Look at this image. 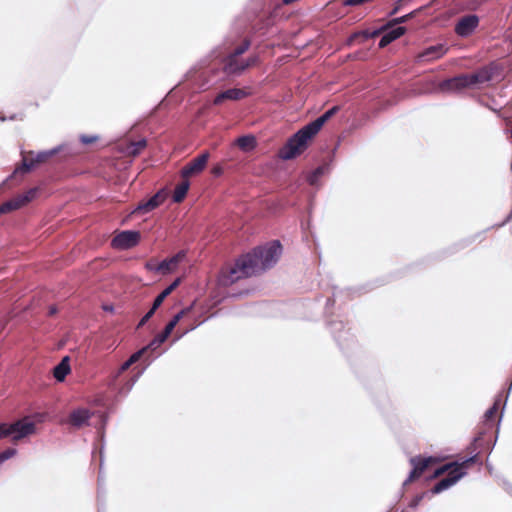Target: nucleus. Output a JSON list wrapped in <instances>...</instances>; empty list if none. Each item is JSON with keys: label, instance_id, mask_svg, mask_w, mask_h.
I'll list each match as a JSON object with an SVG mask.
<instances>
[{"label": "nucleus", "instance_id": "nucleus-10", "mask_svg": "<svg viewBox=\"0 0 512 512\" xmlns=\"http://www.w3.org/2000/svg\"><path fill=\"white\" fill-rule=\"evenodd\" d=\"M478 25L479 17L476 14H467L459 18L455 24L454 31L458 36L466 38L475 31Z\"/></svg>", "mask_w": 512, "mask_h": 512}, {"label": "nucleus", "instance_id": "nucleus-35", "mask_svg": "<svg viewBox=\"0 0 512 512\" xmlns=\"http://www.w3.org/2000/svg\"><path fill=\"white\" fill-rule=\"evenodd\" d=\"M362 38L364 41L366 40H369L370 39V31L369 30H361V31H357V32H354L353 34H351V36L349 37L348 39V43H352L353 41H355L357 38Z\"/></svg>", "mask_w": 512, "mask_h": 512}, {"label": "nucleus", "instance_id": "nucleus-31", "mask_svg": "<svg viewBox=\"0 0 512 512\" xmlns=\"http://www.w3.org/2000/svg\"><path fill=\"white\" fill-rule=\"evenodd\" d=\"M147 146V140L145 138H142L138 141H135V142H132L131 145H130V150H129V154L131 156H138L141 151L146 148Z\"/></svg>", "mask_w": 512, "mask_h": 512}, {"label": "nucleus", "instance_id": "nucleus-24", "mask_svg": "<svg viewBox=\"0 0 512 512\" xmlns=\"http://www.w3.org/2000/svg\"><path fill=\"white\" fill-rule=\"evenodd\" d=\"M189 187H190L189 180L187 178H183V181L176 186V188L173 192V195H172L173 202H175V203L182 202L187 195Z\"/></svg>", "mask_w": 512, "mask_h": 512}, {"label": "nucleus", "instance_id": "nucleus-52", "mask_svg": "<svg viewBox=\"0 0 512 512\" xmlns=\"http://www.w3.org/2000/svg\"><path fill=\"white\" fill-rule=\"evenodd\" d=\"M505 488L506 491L512 495V484H510L509 482H505Z\"/></svg>", "mask_w": 512, "mask_h": 512}, {"label": "nucleus", "instance_id": "nucleus-13", "mask_svg": "<svg viewBox=\"0 0 512 512\" xmlns=\"http://www.w3.org/2000/svg\"><path fill=\"white\" fill-rule=\"evenodd\" d=\"M448 52V47L444 43L429 46L416 55V62H432L442 58Z\"/></svg>", "mask_w": 512, "mask_h": 512}, {"label": "nucleus", "instance_id": "nucleus-5", "mask_svg": "<svg viewBox=\"0 0 512 512\" xmlns=\"http://www.w3.org/2000/svg\"><path fill=\"white\" fill-rule=\"evenodd\" d=\"M409 462L412 466V469L408 477L404 480L403 486H406L412 481L418 479L423 474V472L429 467V465L437 462V459L433 456L422 457L421 455H417L411 457Z\"/></svg>", "mask_w": 512, "mask_h": 512}, {"label": "nucleus", "instance_id": "nucleus-17", "mask_svg": "<svg viewBox=\"0 0 512 512\" xmlns=\"http://www.w3.org/2000/svg\"><path fill=\"white\" fill-rule=\"evenodd\" d=\"M466 81V75L459 74L452 78L444 79L439 84V89L442 91H460L462 89L468 88Z\"/></svg>", "mask_w": 512, "mask_h": 512}, {"label": "nucleus", "instance_id": "nucleus-32", "mask_svg": "<svg viewBox=\"0 0 512 512\" xmlns=\"http://www.w3.org/2000/svg\"><path fill=\"white\" fill-rule=\"evenodd\" d=\"M456 464H457L456 462H448V463L443 464L442 466L435 469V471L433 472V474L431 475L430 478L434 479V478H437V477L443 475L446 472L452 471L454 469V465H456Z\"/></svg>", "mask_w": 512, "mask_h": 512}, {"label": "nucleus", "instance_id": "nucleus-3", "mask_svg": "<svg viewBox=\"0 0 512 512\" xmlns=\"http://www.w3.org/2000/svg\"><path fill=\"white\" fill-rule=\"evenodd\" d=\"M281 254V242L279 240H272L265 245L253 248L245 256L252 261V268L257 275L275 266Z\"/></svg>", "mask_w": 512, "mask_h": 512}, {"label": "nucleus", "instance_id": "nucleus-41", "mask_svg": "<svg viewBox=\"0 0 512 512\" xmlns=\"http://www.w3.org/2000/svg\"><path fill=\"white\" fill-rule=\"evenodd\" d=\"M466 75V81L468 82L467 85H468V88L469 87H472L476 84H480L482 83L479 79V76L477 74V72L475 73H471V74H465Z\"/></svg>", "mask_w": 512, "mask_h": 512}, {"label": "nucleus", "instance_id": "nucleus-26", "mask_svg": "<svg viewBox=\"0 0 512 512\" xmlns=\"http://www.w3.org/2000/svg\"><path fill=\"white\" fill-rule=\"evenodd\" d=\"M180 279L177 278L174 280L170 285H168L161 293H159L154 301L153 304L156 305L158 308L161 306L165 298L172 293V291L179 285Z\"/></svg>", "mask_w": 512, "mask_h": 512}, {"label": "nucleus", "instance_id": "nucleus-33", "mask_svg": "<svg viewBox=\"0 0 512 512\" xmlns=\"http://www.w3.org/2000/svg\"><path fill=\"white\" fill-rule=\"evenodd\" d=\"M251 45V41L249 38H244L242 43L236 47L232 52H230V54H232V56H240L242 54H244L250 47Z\"/></svg>", "mask_w": 512, "mask_h": 512}, {"label": "nucleus", "instance_id": "nucleus-47", "mask_svg": "<svg viewBox=\"0 0 512 512\" xmlns=\"http://www.w3.org/2000/svg\"><path fill=\"white\" fill-rule=\"evenodd\" d=\"M408 0H398L394 8L390 11L389 16L395 15Z\"/></svg>", "mask_w": 512, "mask_h": 512}, {"label": "nucleus", "instance_id": "nucleus-22", "mask_svg": "<svg viewBox=\"0 0 512 512\" xmlns=\"http://www.w3.org/2000/svg\"><path fill=\"white\" fill-rule=\"evenodd\" d=\"M70 372L71 367L69 356L63 357L61 361L53 368V376L58 382H63Z\"/></svg>", "mask_w": 512, "mask_h": 512}, {"label": "nucleus", "instance_id": "nucleus-48", "mask_svg": "<svg viewBox=\"0 0 512 512\" xmlns=\"http://www.w3.org/2000/svg\"><path fill=\"white\" fill-rule=\"evenodd\" d=\"M211 172L214 177H220L223 174V167L220 164H217L212 167Z\"/></svg>", "mask_w": 512, "mask_h": 512}, {"label": "nucleus", "instance_id": "nucleus-25", "mask_svg": "<svg viewBox=\"0 0 512 512\" xmlns=\"http://www.w3.org/2000/svg\"><path fill=\"white\" fill-rule=\"evenodd\" d=\"M237 146L245 151L249 152L252 151L256 147V138L252 134L242 135L237 138L236 140Z\"/></svg>", "mask_w": 512, "mask_h": 512}, {"label": "nucleus", "instance_id": "nucleus-1", "mask_svg": "<svg viewBox=\"0 0 512 512\" xmlns=\"http://www.w3.org/2000/svg\"><path fill=\"white\" fill-rule=\"evenodd\" d=\"M339 110V106H332L322 115L295 132L291 137L288 138L286 143L279 150V158L288 161L301 155L308 148L310 140H312L313 137L317 135L324 124L330 120Z\"/></svg>", "mask_w": 512, "mask_h": 512}, {"label": "nucleus", "instance_id": "nucleus-6", "mask_svg": "<svg viewBox=\"0 0 512 512\" xmlns=\"http://www.w3.org/2000/svg\"><path fill=\"white\" fill-rule=\"evenodd\" d=\"M141 234L137 230H123L119 232L111 241V246L115 249L128 250L138 245Z\"/></svg>", "mask_w": 512, "mask_h": 512}, {"label": "nucleus", "instance_id": "nucleus-30", "mask_svg": "<svg viewBox=\"0 0 512 512\" xmlns=\"http://www.w3.org/2000/svg\"><path fill=\"white\" fill-rule=\"evenodd\" d=\"M148 351H151L153 352L154 349L152 347H150V344L148 343L146 346L142 347L141 349L137 350L136 352H134L128 359V363L133 365L135 364L136 362H138L142 357H144V355L148 352Z\"/></svg>", "mask_w": 512, "mask_h": 512}, {"label": "nucleus", "instance_id": "nucleus-50", "mask_svg": "<svg viewBox=\"0 0 512 512\" xmlns=\"http://www.w3.org/2000/svg\"><path fill=\"white\" fill-rule=\"evenodd\" d=\"M157 264L158 263H153V262H147L145 267L147 270L149 271H155L156 272V268H157Z\"/></svg>", "mask_w": 512, "mask_h": 512}, {"label": "nucleus", "instance_id": "nucleus-34", "mask_svg": "<svg viewBox=\"0 0 512 512\" xmlns=\"http://www.w3.org/2000/svg\"><path fill=\"white\" fill-rule=\"evenodd\" d=\"M158 307L154 304H152L151 308L145 313V315L140 319L138 325H137V328H141L142 326H144L152 317L153 315L155 314V312L157 311Z\"/></svg>", "mask_w": 512, "mask_h": 512}, {"label": "nucleus", "instance_id": "nucleus-42", "mask_svg": "<svg viewBox=\"0 0 512 512\" xmlns=\"http://www.w3.org/2000/svg\"><path fill=\"white\" fill-rule=\"evenodd\" d=\"M259 58L258 56H251L247 60L242 61L241 69H244V71L257 64Z\"/></svg>", "mask_w": 512, "mask_h": 512}, {"label": "nucleus", "instance_id": "nucleus-53", "mask_svg": "<svg viewBox=\"0 0 512 512\" xmlns=\"http://www.w3.org/2000/svg\"><path fill=\"white\" fill-rule=\"evenodd\" d=\"M104 311L112 312L114 310V307L112 305H104L103 306Z\"/></svg>", "mask_w": 512, "mask_h": 512}, {"label": "nucleus", "instance_id": "nucleus-37", "mask_svg": "<svg viewBox=\"0 0 512 512\" xmlns=\"http://www.w3.org/2000/svg\"><path fill=\"white\" fill-rule=\"evenodd\" d=\"M108 418H109V416L107 413L100 414V425L97 429H98V433L100 434L102 439L104 438V430H105V426L108 422Z\"/></svg>", "mask_w": 512, "mask_h": 512}, {"label": "nucleus", "instance_id": "nucleus-40", "mask_svg": "<svg viewBox=\"0 0 512 512\" xmlns=\"http://www.w3.org/2000/svg\"><path fill=\"white\" fill-rule=\"evenodd\" d=\"M430 493L429 491L428 492H422L420 494H417L416 496H414L412 498V500L410 501L409 503V507L410 508H417L419 506V504L421 503V501L424 499V497Z\"/></svg>", "mask_w": 512, "mask_h": 512}, {"label": "nucleus", "instance_id": "nucleus-44", "mask_svg": "<svg viewBox=\"0 0 512 512\" xmlns=\"http://www.w3.org/2000/svg\"><path fill=\"white\" fill-rule=\"evenodd\" d=\"M482 437H483V433H480L478 436L474 437L472 443L467 447V450L472 454L474 453H477L476 450H477V442H479L480 440H482Z\"/></svg>", "mask_w": 512, "mask_h": 512}, {"label": "nucleus", "instance_id": "nucleus-29", "mask_svg": "<svg viewBox=\"0 0 512 512\" xmlns=\"http://www.w3.org/2000/svg\"><path fill=\"white\" fill-rule=\"evenodd\" d=\"M478 460H479V454L474 453L471 456L464 458L462 461H455L457 464L454 465V469H460L462 471H466L470 465L477 463Z\"/></svg>", "mask_w": 512, "mask_h": 512}, {"label": "nucleus", "instance_id": "nucleus-16", "mask_svg": "<svg viewBox=\"0 0 512 512\" xmlns=\"http://www.w3.org/2000/svg\"><path fill=\"white\" fill-rule=\"evenodd\" d=\"M248 96V93L240 88H229L227 90L219 92L213 99L214 105H220L224 101L231 100L237 101Z\"/></svg>", "mask_w": 512, "mask_h": 512}, {"label": "nucleus", "instance_id": "nucleus-8", "mask_svg": "<svg viewBox=\"0 0 512 512\" xmlns=\"http://www.w3.org/2000/svg\"><path fill=\"white\" fill-rule=\"evenodd\" d=\"M11 439L13 442H18L36 432V424L33 421H28L27 418H22L10 423Z\"/></svg>", "mask_w": 512, "mask_h": 512}, {"label": "nucleus", "instance_id": "nucleus-18", "mask_svg": "<svg viewBox=\"0 0 512 512\" xmlns=\"http://www.w3.org/2000/svg\"><path fill=\"white\" fill-rule=\"evenodd\" d=\"M406 32V28L403 26H389L384 32L379 41V48H385L393 41L399 39Z\"/></svg>", "mask_w": 512, "mask_h": 512}, {"label": "nucleus", "instance_id": "nucleus-15", "mask_svg": "<svg viewBox=\"0 0 512 512\" xmlns=\"http://www.w3.org/2000/svg\"><path fill=\"white\" fill-rule=\"evenodd\" d=\"M156 356H150L147 355L144 358V362L146 363L145 366L134 376L130 377L125 381V383L119 387L117 385L115 388H112L113 390H116V393L118 396L126 397L128 393L132 390L140 376L144 373V371L147 369L148 366L151 365V363L155 360Z\"/></svg>", "mask_w": 512, "mask_h": 512}, {"label": "nucleus", "instance_id": "nucleus-28", "mask_svg": "<svg viewBox=\"0 0 512 512\" xmlns=\"http://www.w3.org/2000/svg\"><path fill=\"white\" fill-rule=\"evenodd\" d=\"M132 365L128 363L126 360L121 364V366L114 372L111 373L109 380H108V386L109 388H115L116 382L118 381V378L122 373H124L126 370H128Z\"/></svg>", "mask_w": 512, "mask_h": 512}, {"label": "nucleus", "instance_id": "nucleus-11", "mask_svg": "<svg viewBox=\"0 0 512 512\" xmlns=\"http://www.w3.org/2000/svg\"><path fill=\"white\" fill-rule=\"evenodd\" d=\"M209 157L210 153L208 151L202 152L182 168L181 177L188 179L190 176L201 173L206 168Z\"/></svg>", "mask_w": 512, "mask_h": 512}, {"label": "nucleus", "instance_id": "nucleus-46", "mask_svg": "<svg viewBox=\"0 0 512 512\" xmlns=\"http://www.w3.org/2000/svg\"><path fill=\"white\" fill-rule=\"evenodd\" d=\"M388 27H389V25H388V22H387L385 25H383V26H381V27H379V28H377V29H375V30H373V31H370V39L375 38L376 36L380 35V34H381V33H383V32H384Z\"/></svg>", "mask_w": 512, "mask_h": 512}, {"label": "nucleus", "instance_id": "nucleus-2", "mask_svg": "<svg viewBox=\"0 0 512 512\" xmlns=\"http://www.w3.org/2000/svg\"><path fill=\"white\" fill-rule=\"evenodd\" d=\"M338 295V289L333 287L332 296L328 297L325 304V316L327 317V326L332 334V337L340 350L349 354V352L357 348V341L354 334L351 332V327L345 324L343 318H332L330 314V307L335 304L336 297Z\"/></svg>", "mask_w": 512, "mask_h": 512}, {"label": "nucleus", "instance_id": "nucleus-39", "mask_svg": "<svg viewBox=\"0 0 512 512\" xmlns=\"http://www.w3.org/2000/svg\"><path fill=\"white\" fill-rule=\"evenodd\" d=\"M11 437L10 423L0 422V439Z\"/></svg>", "mask_w": 512, "mask_h": 512}, {"label": "nucleus", "instance_id": "nucleus-14", "mask_svg": "<svg viewBox=\"0 0 512 512\" xmlns=\"http://www.w3.org/2000/svg\"><path fill=\"white\" fill-rule=\"evenodd\" d=\"M165 198L166 193L163 189H161L148 200L140 202L133 209L132 214H147L160 206Z\"/></svg>", "mask_w": 512, "mask_h": 512}, {"label": "nucleus", "instance_id": "nucleus-55", "mask_svg": "<svg viewBox=\"0 0 512 512\" xmlns=\"http://www.w3.org/2000/svg\"><path fill=\"white\" fill-rule=\"evenodd\" d=\"M6 120V117L0 116V121L4 122Z\"/></svg>", "mask_w": 512, "mask_h": 512}, {"label": "nucleus", "instance_id": "nucleus-38", "mask_svg": "<svg viewBox=\"0 0 512 512\" xmlns=\"http://www.w3.org/2000/svg\"><path fill=\"white\" fill-rule=\"evenodd\" d=\"M498 410V403L495 402L484 414V421L488 423L492 420Z\"/></svg>", "mask_w": 512, "mask_h": 512}, {"label": "nucleus", "instance_id": "nucleus-43", "mask_svg": "<svg viewBox=\"0 0 512 512\" xmlns=\"http://www.w3.org/2000/svg\"><path fill=\"white\" fill-rule=\"evenodd\" d=\"M408 20L409 19H408L407 15L405 14V15L393 18L392 20H390L388 22V25L396 27V26H400L401 24L407 22Z\"/></svg>", "mask_w": 512, "mask_h": 512}, {"label": "nucleus", "instance_id": "nucleus-4", "mask_svg": "<svg viewBox=\"0 0 512 512\" xmlns=\"http://www.w3.org/2000/svg\"><path fill=\"white\" fill-rule=\"evenodd\" d=\"M251 264L252 261L247 259L245 254L241 255L238 259H236L233 266H231L228 270L221 272L219 276V284L227 287L242 278L256 275L255 270H253Z\"/></svg>", "mask_w": 512, "mask_h": 512}, {"label": "nucleus", "instance_id": "nucleus-27", "mask_svg": "<svg viewBox=\"0 0 512 512\" xmlns=\"http://www.w3.org/2000/svg\"><path fill=\"white\" fill-rule=\"evenodd\" d=\"M497 71V66L494 63L484 66L477 71L479 79L482 83L488 82L492 79Z\"/></svg>", "mask_w": 512, "mask_h": 512}, {"label": "nucleus", "instance_id": "nucleus-12", "mask_svg": "<svg viewBox=\"0 0 512 512\" xmlns=\"http://www.w3.org/2000/svg\"><path fill=\"white\" fill-rule=\"evenodd\" d=\"M467 474V471H462L460 469H453L449 472V474L438 481L429 491L431 494L436 495L441 492L449 489L453 485H455L460 479H462Z\"/></svg>", "mask_w": 512, "mask_h": 512}, {"label": "nucleus", "instance_id": "nucleus-54", "mask_svg": "<svg viewBox=\"0 0 512 512\" xmlns=\"http://www.w3.org/2000/svg\"><path fill=\"white\" fill-rule=\"evenodd\" d=\"M194 329H195V327H191L190 329L186 330L182 335H180L179 337H177V338L175 339V341H177L178 339H180V338H181L185 333H187V332H189V331H191V330H194Z\"/></svg>", "mask_w": 512, "mask_h": 512}, {"label": "nucleus", "instance_id": "nucleus-45", "mask_svg": "<svg viewBox=\"0 0 512 512\" xmlns=\"http://www.w3.org/2000/svg\"><path fill=\"white\" fill-rule=\"evenodd\" d=\"M98 140L97 135H81L80 141L82 144L88 145Z\"/></svg>", "mask_w": 512, "mask_h": 512}, {"label": "nucleus", "instance_id": "nucleus-7", "mask_svg": "<svg viewBox=\"0 0 512 512\" xmlns=\"http://www.w3.org/2000/svg\"><path fill=\"white\" fill-rule=\"evenodd\" d=\"M191 310V307H187L185 309H182L178 313H176L172 319L166 324L165 328L162 332L157 334L150 342V347L154 349V351L160 347L161 344H163L167 338L170 336L176 325L179 323V321L183 318V316Z\"/></svg>", "mask_w": 512, "mask_h": 512}, {"label": "nucleus", "instance_id": "nucleus-51", "mask_svg": "<svg viewBox=\"0 0 512 512\" xmlns=\"http://www.w3.org/2000/svg\"><path fill=\"white\" fill-rule=\"evenodd\" d=\"M57 311H58L57 307L55 305H52L49 307L48 314L50 316H53L57 313Z\"/></svg>", "mask_w": 512, "mask_h": 512}, {"label": "nucleus", "instance_id": "nucleus-36", "mask_svg": "<svg viewBox=\"0 0 512 512\" xmlns=\"http://www.w3.org/2000/svg\"><path fill=\"white\" fill-rule=\"evenodd\" d=\"M17 454V449L15 448H7L6 450L0 452V465H2L5 461L14 457Z\"/></svg>", "mask_w": 512, "mask_h": 512}, {"label": "nucleus", "instance_id": "nucleus-9", "mask_svg": "<svg viewBox=\"0 0 512 512\" xmlns=\"http://www.w3.org/2000/svg\"><path fill=\"white\" fill-rule=\"evenodd\" d=\"M38 193L37 188H31L23 194L16 196L0 205V215L17 210L30 201H32Z\"/></svg>", "mask_w": 512, "mask_h": 512}, {"label": "nucleus", "instance_id": "nucleus-56", "mask_svg": "<svg viewBox=\"0 0 512 512\" xmlns=\"http://www.w3.org/2000/svg\"><path fill=\"white\" fill-rule=\"evenodd\" d=\"M15 118H16L15 115H12V116L9 117L10 120H14Z\"/></svg>", "mask_w": 512, "mask_h": 512}, {"label": "nucleus", "instance_id": "nucleus-49", "mask_svg": "<svg viewBox=\"0 0 512 512\" xmlns=\"http://www.w3.org/2000/svg\"><path fill=\"white\" fill-rule=\"evenodd\" d=\"M426 8V6L419 7L409 13H407V17L410 20L411 18L415 17L417 14H419L421 11H423Z\"/></svg>", "mask_w": 512, "mask_h": 512}, {"label": "nucleus", "instance_id": "nucleus-20", "mask_svg": "<svg viewBox=\"0 0 512 512\" xmlns=\"http://www.w3.org/2000/svg\"><path fill=\"white\" fill-rule=\"evenodd\" d=\"M93 413L87 408L74 409L69 415V422L72 426L80 428L88 424Z\"/></svg>", "mask_w": 512, "mask_h": 512}, {"label": "nucleus", "instance_id": "nucleus-21", "mask_svg": "<svg viewBox=\"0 0 512 512\" xmlns=\"http://www.w3.org/2000/svg\"><path fill=\"white\" fill-rule=\"evenodd\" d=\"M242 61H239L236 56L228 54L223 63V71L227 75H240L244 69H241Z\"/></svg>", "mask_w": 512, "mask_h": 512}, {"label": "nucleus", "instance_id": "nucleus-23", "mask_svg": "<svg viewBox=\"0 0 512 512\" xmlns=\"http://www.w3.org/2000/svg\"><path fill=\"white\" fill-rule=\"evenodd\" d=\"M330 164L329 163H323L319 165L317 168H315L313 171L308 173L306 176V181L311 186H316L319 183V179L329 171Z\"/></svg>", "mask_w": 512, "mask_h": 512}, {"label": "nucleus", "instance_id": "nucleus-19", "mask_svg": "<svg viewBox=\"0 0 512 512\" xmlns=\"http://www.w3.org/2000/svg\"><path fill=\"white\" fill-rule=\"evenodd\" d=\"M186 256L185 251L181 250L171 258H166L157 264L156 272L162 274H169L173 271L174 267L182 261Z\"/></svg>", "mask_w": 512, "mask_h": 512}]
</instances>
